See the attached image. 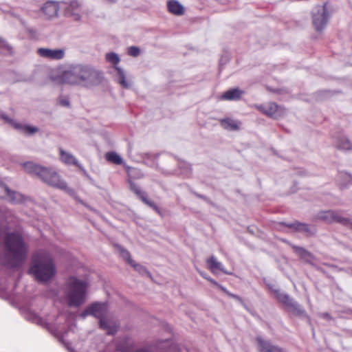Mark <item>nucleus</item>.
Segmentation results:
<instances>
[{
    "label": "nucleus",
    "instance_id": "nucleus-1",
    "mask_svg": "<svg viewBox=\"0 0 352 352\" xmlns=\"http://www.w3.org/2000/svg\"><path fill=\"white\" fill-rule=\"evenodd\" d=\"M60 80L70 85L91 88L102 84L105 77L102 71L91 65L72 64L63 72Z\"/></svg>",
    "mask_w": 352,
    "mask_h": 352
},
{
    "label": "nucleus",
    "instance_id": "nucleus-2",
    "mask_svg": "<svg viewBox=\"0 0 352 352\" xmlns=\"http://www.w3.org/2000/svg\"><path fill=\"white\" fill-rule=\"evenodd\" d=\"M5 256L11 268L21 267L25 262L28 248L22 236L19 234L8 233L4 242Z\"/></svg>",
    "mask_w": 352,
    "mask_h": 352
},
{
    "label": "nucleus",
    "instance_id": "nucleus-3",
    "mask_svg": "<svg viewBox=\"0 0 352 352\" xmlns=\"http://www.w3.org/2000/svg\"><path fill=\"white\" fill-rule=\"evenodd\" d=\"M29 274L33 275L39 282L51 280L56 274V266L53 259L41 253L34 254L31 260Z\"/></svg>",
    "mask_w": 352,
    "mask_h": 352
},
{
    "label": "nucleus",
    "instance_id": "nucleus-4",
    "mask_svg": "<svg viewBox=\"0 0 352 352\" xmlns=\"http://www.w3.org/2000/svg\"><path fill=\"white\" fill-rule=\"evenodd\" d=\"M23 167L28 173L36 175L51 186L64 190L68 189L66 182L61 179L60 175L52 168L38 165L32 162H25Z\"/></svg>",
    "mask_w": 352,
    "mask_h": 352
},
{
    "label": "nucleus",
    "instance_id": "nucleus-5",
    "mask_svg": "<svg viewBox=\"0 0 352 352\" xmlns=\"http://www.w3.org/2000/svg\"><path fill=\"white\" fill-rule=\"evenodd\" d=\"M67 287L69 306L78 307L82 305L86 298L87 283L75 276H70Z\"/></svg>",
    "mask_w": 352,
    "mask_h": 352
},
{
    "label": "nucleus",
    "instance_id": "nucleus-6",
    "mask_svg": "<svg viewBox=\"0 0 352 352\" xmlns=\"http://www.w3.org/2000/svg\"><path fill=\"white\" fill-rule=\"evenodd\" d=\"M330 13L327 8V3L322 6L317 5L311 11L312 24L318 32H321L327 27L330 19Z\"/></svg>",
    "mask_w": 352,
    "mask_h": 352
},
{
    "label": "nucleus",
    "instance_id": "nucleus-7",
    "mask_svg": "<svg viewBox=\"0 0 352 352\" xmlns=\"http://www.w3.org/2000/svg\"><path fill=\"white\" fill-rule=\"evenodd\" d=\"M283 298L280 303L283 304L288 311L291 312L295 316L300 318H306L309 322L310 321L309 317L307 316L306 311L302 305H299L287 294L286 296H283Z\"/></svg>",
    "mask_w": 352,
    "mask_h": 352
},
{
    "label": "nucleus",
    "instance_id": "nucleus-8",
    "mask_svg": "<svg viewBox=\"0 0 352 352\" xmlns=\"http://www.w3.org/2000/svg\"><path fill=\"white\" fill-rule=\"evenodd\" d=\"M108 310L107 302L96 301L87 306L80 315L82 318L92 316L96 318H105Z\"/></svg>",
    "mask_w": 352,
    "mask_h": 352
},
{
    "label": "nucleus",
    "instance_id": "nucleus-9",
    "mask_svg": "<svg viewBox=\"0 0 352 352\" xmlns=\"http://www.w3.org/2000/svg\"><path fill=\"white\" fill-rule=\"evenodd\" d=\"M106 59L108 62L112 63L114 65H117L120 58L119 56L115 52H110L106 54ZM115 69L117 72V81L125 89L130 87L129 82L126 80V76L124 71L118 66H115Z\"/></svg>",
    "mask_w": 352,
    "mask_h": 352
},
{
    "label": "nucleus",
    "instance_id": "nucleus-10",
    "mask_svg": "<svg viewBox=\"0 0 352 352\" xmlns=\"http://www.w3.org/2000/svg\"><path fill=\"white\" fill-rule=\"evenodd\" d=\"M280 224L288 228L292 229L295 232L302 233L306 236H314L317 232V228L316 226L301 223L298 221H295L292 223L281 222Z\"/></svg>",
    "mask_w": 352,
    "mask_h": 352
},
{
    "label": "nucleus",
    "instance_id": "nucleus-11",
    "mask_svg": "<svg viewBox=\"0 0 352 352\" xmlns=\"http://www.w3.org/2000/svg\"><path fill=\"white\" fill-rule=\"evenodd\" d=\"M129 189L138 197V199H140L146 206L153 209L157 214L162 215L160 208L154 201L148 199L147 192L142 190L141 188L131 179L129 180Z\"/></svg>",
    "mask_w": 352,
    "mask_h": 352
},
{
    "label": "nucleus",
    "instance_id": "nucleus-12",
    "mask_svg": "<svg viewBox=\"0 0 352 352\" xmlns=\"http://www.w3.org/2000/svg\"><path fill=\"white\" fill-rule=\"evenodd\" d=\"M258 352H288L285 348L274 344L270 340L257 336L255 338Z\"/></svg>",
    "mask_w": 352,
    "mask_h": 352
},
{
    "label": "nucleus",
    "instance_id": "nucleus-13",
    "mask_svg": "<svg viewBox=\"0 0 352 352\" xmlns=\"http://www.w3.org/2000/svg\"><path fill=\"white\" fill-rule=\"evenodd\" d=\"M0 116L6 122L11 124L15 129L23 133L26 135H33L39 131V129L37 126L16 122L14 120L9 118L6 113H1Z\"/></svg>",
    "mask_w": 352,
    "mask_h": 352
},
{
    "label": "nucleus",
    "instance_id": "nucleus-14",
    "mask_svg": "<svg viewBox=\"0 0 352 352\" xmlns=\"http://www.w3.org/2000/svg\"><path fill=\"white\" fill-rule=\"evenodd\" d=\"M37 52L41 57L54 60H60L65 55L64 50L61 49L51 50L47 48H38Z\"/></svg>",
    "mask_w": 352,
    "mask_h": 352
},
{
    "label": "nucleus",
    "instance_id": "nucleus-15",
    "mask_svg": "<svg viewBox=\"0 0 352 352\" xmlns=\"http://www.w3.org/2000/svg\"><path fill=\"white\" fill-rule=\"evenodd\" d=\"M42 11L47 19L56 16L58 14V5L56 1H50L42 7Z\"/></svg>",
    "mask_w": 352,
    "mask_h": 352
},
{
    "label": "nucleus",
    "instance_id": "nucleus-16",
    "mask_svg": "<svg viewBox=\"0 0 352 352\" xmlns=\"http://www.w3.org/2000/svg\"><path fill=\"white\" fill-rule=\"evenodd\" d=\"M292 247L294 252L298 256V257L306 263H311L312 260L315 258L314 254L304 248L294 245Z\"/></svg>",
    "mask_w": 352,
    "mask_h": 352
},
{
    "label": "nucleus",
    "instance_id": "nucleus-17",
    "mask_svg": "<svg viewBox=\"0 0 352 352\" xmlns=\"http://www.w3.org/2000/svg\"><path fill=\"white\" fill-rule=\"evenodd\" d=\"M244 93V91L239 88L230 89L223 94L221 98L226 100H239Z\"/></svg>",
    "mask_w": 352,
    "mask_h": 352
},
{
    "label": "nucleus",
    "instance_id": "nucleus-18",
    "mask_svg": "<svg viewBox=\"0 0 352 352\" xmlns=\"http://www.w3.org/2000/svg\"><path fill=\"white\" fill-rule=\"evenodd\" d=\"M206 263L208 268L212 273L215 274L217 271H220L226 274H229V273L225 270L222 263L219 262L214 256L212 255L208 258Z\"/></svg>",
    "mask_w": 352,
    "mask_h": 352
},
{
    "label": "nucleus",
    "instance_id": "nucleus-19",
    "mask_svg": "<svg viewBox=\"0 0 352 352\" xmlns=\"http://www.w3.org/2000/svg\"><path fill=\"white\" fill-rule=\"evenodd\" d=\"M167 8L169 12L175 15L180 16L184 13V6L176 0H170L167 3Z\"/></svg>",
    "mask_w": 352,
    "mask_h": 352
},
{
    "label": "nucleus",
    "instance_id": "nucleus-20",
    "mask_svg": "<svg viewBox=\"0 0 352 352\" xmlns=\"http://www.w3.org/2000/svg\"><path fill=\"white\" fill-rule=\"evenodd\" d=\"M60 159V160L67 165H74L78 166V160L71 153L66 152L63 148L59 149Z\"/></svg>",
    "mask_w": 352,
    "mask_h": 352
},
{
    "label": "nucleus",
    "instance_id": "nucleus-21",
    "mask_svg": "<svg viewBox=\"0 0 352 352\" xmlns=\"http://www.w3.org/2000/svg\"><path fill=\"white\" fill-rule=\"evenodd\" d=\"M333 223H338L352 229V219L342 217L339 211L333 210Z\"/></svg>",
    "mask_w": 352,
    "mask_h": 352
},
{
    "label": "nucleus",
    "instance_id": "nucleus-22",
    "mask_svg": "<svg viewBox=\"0 0 352 352\" xmlns=\"http://www.w3.org/2000/svg\"><path fill=\"white\" fill-rule=\"evenodd\" d=\"M278 105L274 102H271L267 105H261L259 108L261 111L266 116L275 118L276 113L278 109Z\"/></svg>",
    "mask_w": 352,
    "mask_h": 352
},
{
    "label": "nucleus",
    "instance_id": "nucleus-23",
    "mask_svg": "<svg viewBox=\"0 0 352 352\" xmlns=\"http://www.w3.org/2000/svg\"><path fill=\"white\" fill-rule=\"evenodd\" d=\"M221 126L226 130L238 131L239 130V123L229 118L220 120Z\"/></svg>",
    "mask_w": 352,
    "mask_h": 352
},
{
    "label": "nucleus",
    "instance_id": "nucleus-24",
    "mask_svg": "<svg viewBox=\"0 0 352 352\" xmlns=\"http://www.w3.org/2000/svg\"><path fill=\"white\" fill-rule=\"evenodd\" d=\"M336 147L339 150L350 151L352 149V143L346 136H340L336 142Z\"/></svg>",
    "mask_w": 352,
    "mask_h": 352
},
{
    "label": "nucleus",
    "instance_id": "nucleus-25",
    "mask_svg": "<svg viewBox=\"0 0 352 352\" xmlns=\"http://www.w3.org/2000/svg\"><path fill=\"white\" fill-rule=\"evenodd\" d=\"M114 247L119 251L122 258L126 261L129 265L133 263V260L131 258L130 252L123 246L118 243H115Z\"/></svg>",
    "mask_w": 352,
    "mask_h": 352
},
{
    "label": "nucleus",
    "instance_id": "nucleus-26",
    "mask_svg": "<svg viewBox=\"0 0 352 352\" xmlns=\"http://www.w3.org/2000/svg\"><path fill=\"white\" fill-rule=\"evenodd\" d=\"M6 198H8L10 201L13 204H19L24 200L23 195L15 190L10 189V192L8 194Z\"/></svg>",
    "mask_w": 352,
    "mask_h": 352
},
{
    "label": "nucleus",
    "instance_id": "nucleus-27",
    "mask_svg": "<svg viewBox=\"0 0 352 352\" xmlns=\"http://www.w3.org/2000/svg\"><path fill=\"white\" fill-rule=\"evenodd\" d=\"M266 286L268 289L274 294L276 299L280 302V301L283 298V296H286L287 294L285 292H282L278 288L276 287V285L272 283H266Z\"/></svg>",
    "mask_w": 352,
    "mask_h": 352
},
{
    "label": "nucleus",
    "instance_id": "nucleus-28",
    "mask_svg": "<svg viewBox=\"0 0 352 352\" xmlns=\"http://www.w3.org/2000/svg\"><path fill=\"white\" fill-rule=\"evenodd\" d=\"M333 210L321 211L318 214V218L326 223H332Z\"/></svg>",
    "mask_w": 352,
    "mask_h": 352
},
{
    "label": "nucleus",
    "instance_id": "nucleus-29",
    "mask_svg": "<svg viewBox=\"0 0 352 352\" xmlns=\"http://www.w3.org/2000/svg\"><path fill=\"white\" fill-rule=\"evenodd\" d=\"M106 159L116 165H120L122 163V157L115 152H109L106 154Z\"/></svg>",
    "mask_w": 352,
    "mask_h": 352
},
{
    "label": "nucleus",
    "instance_id": "nucleus-30",
    "mask_svg": "<svg viewBox=\"0 0 352 352\" xmlns=\"http://www.w3.org/2000/svg\"><path fill=\"white\" fill-rule=\"evenodd\" d=\"M130 265H131L134 268V270L137 271L142 276H147L148 277L151 276V274L150 273V272L147 270L146 267L143 266L142 265L137 263L135 261H133V263L131 264Z\"/></svg>",
    "mask_w": 352,
    "mask_h": 352
},
{
    "label": "nucleus",
    "instance_id": "nucleus-31",
    "mask_svg": "<svg viewBox=\"0 0 352 352\" xmlns=\"http://www.w3.org/2000/svg\"><path fill=\"white\" fill-rule=\"evenodd\" d=\"M179 168L182 170V174L186 177H190L192 170L190 164L183 162L182 164H180Z\"/></svg>",
    "mask_w": 352,
    "mask_h": 352
},
{
    "label": "nucleus",
    "instance_id": "nucleus-32",
    "mask_svg": "<svg viewBox=\"0 0 352 352\" xmlns=\"http://www.w3.org/2000/svg\"><path fill=\"white\" fill-rule=\"evenodd\" d=\"M221 290L227 294L229 297L232 298L239 301L245 308H247V305L244 300L239 296L230 292L225 287H221Z\"/></svg>",
    "mask_w": 352,
    "mask_h": 352
},
{
    "label": "nucleus",
    "instance_id": "nucleus-33",
    "mask_svg": "<svg viewBox=\"0 0 352 352\" xmlns=\"http://www.w3.org/2000/svg\"><path fill=\"white\" fill-rule=\"evenodd\" d=\"M10 188L2 181H0V199L6 198L10 192Z\"/></svg>",
    "mask_w": 352,
    "mask_h": 352
},
{
    "label": "nucleus",
    "instance_id": "nucleus-34",
    "mask_svg": "<svg viewBox=\"0 0 352 352\" xmlns=\"http://www.w3.org/2000/svg\"><path fill=\"white\" fill-rule=\"evenodd\" d=\"M99 320V327L100 329L107 330L108 332V334H113V333L111 332V326L108 323V322L105 320L104 318H98Z\"/></svg>",
    "mask_w": 352,
    "mask_h": 352
},
{
    "label": "nucleus",
    "instance_id": "nucleus-35",
    "mask_svg": "<svg viewBox=\"0 0 352 352\" xmlns=\"http://www.w3.org/2000/svg\"><path fill=\"white\" fill-rule=\"evenodd\" d=\"M27 319L36 324H41L43 323V319L34 313H28Z\"/></svg>",
    "mask_w": 352,
    "mask_h": 352
},
{
    "label": "nucleus",
    "instance_id": "nucleus-36",
    "mask_svg": "<svg viewBox=\"0 0 352 352\" xmlns=\"http://www.w3.org/2000/svg\"><path fill=\"white\" fill-rule=\"evenodd\" d=\"M189 190L190 192L195 195L197 197L205 201L206 202H207L208 204H211L212 205V201L208 198L206 196L204 195H201V194H199L198 192H197L196 191H195L193 189H192L191 188H189Z\"/></svg>",
    "mask_w": 352,
    "mask_h": 352
},
{
    "label": "nucleus",
    "instance_id": "nucleus-37",
    "mask_svg": "<svg viewBox=\"0 0 352 352\" xmlns=\"http://www.w3.org/2000/svg\"><path fill=\"white\" fill-rule=\"evenodd\" d=\"M129 55L137 57L140 54V49L136 46H131L128 48Z\"/></svg>",
    "mask_w": 352,
    "mask_h": 352
},
{
    "label": "nucleus",
    "instance_id": "nucleus-38",
    "mask_svg": "<svg viewBox=\"0 0 352 352\" xmlns=\"http://www.w3.org/2000/svg\"><path fill=\"white\" fill-rule=\"evenodd\" d=\"M79 7V3L76 0H73L69 3V5L67 8L66 12L67 14L70 13V12L74 11Z\"/></svg>",
    "mask_w": 352,
    "mask_h": 352
},
{
    "label": "nucleus",
    "instance_id": "nucleus-39",
    "mask_svg": "<svg viewBox=\"0 0 352 352\" xmlns=\"http://www.w3.org/2000/svg\"><path fill=\"white\" fill-rule=\"evenodd\" d=\"M129 175L130 177H142V174L140 173V171L138 169L136 168H131L129 171Z\"/></svg>",
    "mask_w": 352,
    "mask_h": 352
},
{
    "label": "nucleus",
    "instance_id": "nucleus-40",
    "mask_svg": "<svg viewBox=\"0 0 352 352\" xmlns=\"http://www.w3.org/2000/svg\"><path fill=\"white\" fill-rule=\"evenodd\" d=\"M25 30H26V32L30 35V36L32 38L36 37L37 32H36V30L35 29L27 27L25 28Z\"/></svg>",
    "mask_w": 352,
    "mask_h": 352
},
{
    "label": "nucleus",
    "instance_id": "nucleus-41",
    "mask_svg": "<svg viewBox=\"0 0 352 352\" xmlns=\"http://www.w3.org/2000/svg\"><path fill=\"white\" fill-rule=\"evenodd\" d=\"M78 167L83 173V175L87 177L89 180L92 181V178L90 177V175L87 173L86 170L84 168V167L79 163Z\"/></svg>",
    "mask_w": 352,
    "mask_h": 352
},
{
    "label": "nucleus",
    "instance_id": "nucleus-42",
    "mask_svg": "<svg viewBox=\"0 0 352 352\" xmlns=\"http://www.w3.org/2000/svg\"><path fill=\"white\" fill-rule=\"evenodd\" d=\"M206 280H208L210 283H211L212 285L217 286L218 288L221 289V287H223V285L219 284L215 280L210 277H205Z\"/></svg>",
    "mask_w": 352,
    "mask_h": 352
},
{
    "label": "nucleus",
    "instance_id": "nucleus-43",
    "mask_svg": "<svg viewBox=\"0 0 352 352\" xmlns=\"http://www.w3.org/2000/svg\"><path fill=\"white\" fill-rule=\"evenodd\" d=\"M321 317L327 320H333V317L327 312L321 314Z\"/></svg>",
    "mask_w": 352,
    "mask_h": 352
},
{
    "label": "nucleus",
    "instance_id": "nucleus-44",
    "mask_svg": "<svg viewBox=\"0 0 352 352\" xmlns=\"http://www.w3.org/2000/svg\"><path fill=\"white\" fill-rule=\"evenodd\" d=\"M0 47H6L8 50H10L12 48L10 46H9L5 41L0 39Z\"/></svg>",
    "mask_w": 352,
    "mask_h": 352
},
{
    "label": "nucleus",
    "instance_id": "nucleus-45",
    "mask_svg": "<svg viewBox=\"0 0 352 352\" xmlns=\"http://www.w3.org/2000/svg\"><path fill=\"white\" fill-rule=\"evenodd\" d=\"M69 14L73 16L75 21H79L80 19V15L78 13H75L74 11L70 12Z\"/></svg>",
    "mask_w": 352,
    "mask_h": 352
},
{
    "label": "nucleus",
    "instance_id": "nucleus-46",
    "mask_svg": "<svg viewBox=\"0 0 352 352\" xmlns=\"http://www.w3.org/2000/svg\"><path fill=\"white\" fill-rule=\"evenodd\" d=\"M60 103L61 105L65 107H69V101L67 99H63L60 101Z\"/></svg>",
    "mask_w": 352,
    "mask_h": 352
},
{
    "label": "nucleus",
    "instance_id": "nucleus-47",
    "mask_svg": "<svg viewBox=\"0 0 352 352\" xmlns=\"http://www.w3.org/2000/svg\"><path fill=\"white\" fill-rule=\"evenodd\" d=\"M227 62V59L225 60V62H224V60H223V57H221V59H220V61H219V67H220V69H221L222 66L223 64H226V63Z\"/></svg>",
    "mask_w": 352,
    "mask_h": 352
},
{
    "label": "nucleus",
    "instance_id": "nucleus-48",
    "mask_svg": "<svg viewBox=\"0 0 352 352\" xmlns=\"http://www.w3.org/2000/svg\"><path fill=\"white\" fill-rule=\"evenodd\" d=\"M135 352H148V351H146V349H140L137 350Z\"/></svg>",
    "mask_w": 352,
    "mask_h": 352
},
{
    "label": "nucleus",
    "instance_id": "nucleus-49",
    "mask_svg": "<svg viewBox=\"0 0 352 352\" xmlns=\"http://www.w3.org/2000/svg\"><path fill=\"white\" fill-rule=\"evenodd\" d=\"M349 179V184H351L352 183V178L350 175H346V176Z\"/></svg>",
    "mask_w": 352,
    "mask_h": 352
},
{
    "label": "nucleus",
    "instance_id": "nucleus-50",
    "mask_svg": "<svg viewBox=\"0 0 352 352\" xmlns=\"http://www.w3.org/2000/svg\"><path fill=\"white\" fill-rule=\"evenodd\" d=\"M107 1L108 2H109V3H116L117 0H107Z\"/></svg>",
    "mask_w": 352,
    "mask_h": 352
},
{
    "label": "nucleus",
    "instance_id": "nucleus-51",
    "mask_svg": "<svg viewBox=\"0 0 352 352\" xmlns=\"http://www.w3.org/2000/svg\"><path fill=\"white\" fill-rule=\"evenodd\" d=\"M341 186L343 187V188H346V185H345L344 184H341Z\"/></svg>",
    "mask_w": 352,
    "mask_h": 352
},
{
    "label": "nucleus",
    "instance_id": "nucleus-52",
    "mask_svg": "<svg viewBox=\"0 0 352 352\" xmlns=\"http://www.w3.org/2000/svg\"><path fill=\"white\" fill-rule=\"evenodd\" d=\"M1 113H4L3 111H0V114ZM0 118L3 120L2 117L0 116Z\"/></svg>",
    "mask_w": 352,
    "mask_h": 352
},
{
    "label": "nucleus",
    "instance_id": "nucleus-53",
    "mask_svg": "<svg viewBox=\"0 0 352 352\" xmlns=\"http://www.w3.org/2000/svg\"><path fill=\"white\" fill-rule=\"evenodd\" d=\"M201 275H202V276H203L204 278L207 277V276H206V275H204V274H201Z\"/></svg>",
    "mask_w": 352,
    "mask_h": 352
}]
</instances>
